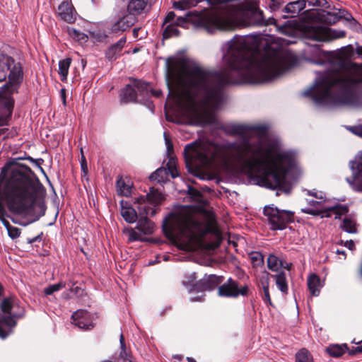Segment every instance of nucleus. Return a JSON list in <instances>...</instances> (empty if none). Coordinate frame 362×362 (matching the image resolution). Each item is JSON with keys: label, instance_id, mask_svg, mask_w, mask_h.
Listing matches in <instances>:
<instances>
[{"label": "nucleus", "instance_id": "obj_44", "mask_svg": "<svg viewBox=\"0 0 362 362\" xmlns=\"http://www.w3.org/2000/svg\"><path fill=\"white\" fill-rule=\"evenodd\" d=\"M68 31L69 35L77 40H83L86 37V35L84 33H81L74 28H69Z\"/></svg>", "mask_w": 362, "mask_h": 362}, {"label": "nucleus", "instance_id": "obj_52", "mask_svg": "<svg viewBox=\"0 0 362 362\" xmlns=\"http://www.w3.org/2000/svg\"><path fill=\"white\" fill-rule=\"evenodd\" d=\"M151 89V87L149 86V89H148V95H144V97H148L151 95H154L157 98H159L161 94H162V92L160 90H150Z\"/></svg>", "mask_w": 362, "mask_h": 362}, {"label": "nucleus", "instance_id": "obj_43", "mask_svg": "<svg viewBox=\"0 0 362 362\" xmlns=\"http://www.w3.org/2000/svg\"><path fill=\"white\" fill-rule=\"evenodd\" d=\"M8 230V235L12 238L15 239L20 236L21 231L20 230L14 226H12L10 223H8V226H5Z\"/></svg>", "mask_w": 362, "mask_h": 362}, {"label": "nucleus", "instance_id": "obj_22", "mask_svg": "<svg viewBox=\"0 0 362 362\" xmlns=\"http://www.w3.org/2000/svg\"><path fill=\"white\" fill-rule=\"evenodd\" d=\"M58 15L60 18L69 23H74L76 15L73 6L67 1H63L58 7Z\"/></svg>", "mask_w": 362, "mask_h": 362}, {"label": "nucleus", "instance_id": "obj_54", "mask_svg": "<svg viewBox=\"0 0 362 362\" xmlns=\"http://www.w3.org/2000/svg\"><path fill=\"white\" fill-rule=\"evenodd\" d=\"M37 206L40 208V209L41 211L40 216H44L45 213V206L44 203L40 202V201L37 202Z\"/></svg>", "mask_w": 362, "mask_h": 362}, {"label": "nucleus", "instance_id": "obj_47", "mask_svg": "<svg viewBox=\"0 0 362 362\" xmlns=\"http://www.w3.org/2000/svg\"><path fill=\"white\" fill-rule=\"evenodd\" d=\"M347 129H349L354 134L357 135L362 138V126H353V127H347Z\"/></svg>", "mask_w": 362, "mask_h": 362}, {"label": "nucleus", "instance_id": "obj_26", "mask_svg": "<svg viewBox=\"0 0 362 362\" xmlns=\"http://www.w3.org/2000/svg\"><path fill=\"white\" fill-rule=\"evenodd\" d=\"M308 286L312 296H317L322 287L320 277L315 274H310L308 277Z\"/></svg>", "mask_w": 362, "mask_h": 362}, {"label": "nucleus", "instance_id": "obj_38", "mask_svg": "<svg viewBox=\"0 0 362 362\" xmlns=\"http://www.w3.org/2000/svg\"><path fill=\"white\" fill-rule=\"evenodd\" d=\"M296 362H313V361L308 351L303 349L296 354Z\"/></svg>", "mask_w": 362, "mask_h": 362}, {"label": "nucleus", "instance_id": "obj_48", "mask_svg": "<svg viewBox=\"0 0 362 362\" xmlns=\"http://www.w3.org/2000/svg\"><path fill=\"white\" fill-rule=\"evenodd\" d=\"M175 20V14L174 13V12H173V11L169 12L165 18L163 26L164 27L166 24H169L170 23H174Z\"/></svg>", "mask_w": 362, "mask_h": 362}, {"label": "nucleus", "instance_id": "obj_16", "mask_svg": "<svg viewBox=\"0 0 362 362\" xmlns=\"http://www.w3.org/2000/svg\"><path fill=\"white\" fill-rule=\"evenodd\" d=\"M169 174H170L173 178L179 175L176 167V161L173 157L169 158L167 163V168H160L157 169L149 176V179L158 183L165 182L168 180Z\"/></svg>", "mask_w": 362, "mask_h": 362}, {"label": "nucleus", "instance_id": "obj_14", "mask_svg": "<svg viewBox=\"0 0 362 362\" xmlns=\"http://www.w3.org/2000/svg\"><path fill=\"white\" fill-rule=\"evenodd\" d=\"M134 23L135 17L122 12L112 20L108 29L110 33L119 35L132 27Z\"/></svg>", "mask_w": 362, "mask_h": 362}, {"label": "nucleus", "instance_id": "obj_15", "mask_svg": "<svg viewBox=\"0 0 362 362\" xmlns=\"http://www.w3.org/2000/svg\"><path fill=\"white\" fill-rule=\"evenodd\" d=\"M247 293L248 287L247 286L239 287L238 283L231 278H229L218 289V296L228 298H236L240 295L245 296Z\"/></svg>", "mask_w": 362, "mask_h": 362}, {"label": "nucleus", "instance_id": "obj_25", "mask_svg": "<svg viewBox=\"0 0 362 362\" xmlns=\"http://www.w3.org/2000/svg\"><path fill=\"white\" fill-rule=\"evenodd\" d=\"M269 273L265 272L264 274L261 276L259 281V287L260 289L262 290V298L264 303L272 305V300L269 295Z\"/></svg>", "mask_w": 362, "mask_h": 362}, {"label": "nucleus", "instance_id": "obj_40", "mask_svg": "<svg viewBox=\"0 0 362 362\" xmlns=\"http://www.w3.org/2000/svg\"><path fill=\"white\" fill-rule=\"evenodd\" d=\"M292 21H287L284 25H277V28H278V30L283 33V34H285V35H291L292 33L293 32L292 28H291V25H292Z\"/></svg>", "mask_w": 362, "mask_h": 362}, {"label": "nucleus", "instance_id": "obj_21", "mask_svg": "<svg viewBox=\"0 0 362 362\" xmlns=\"http://www.w3.org/2000/svg\"><path fill=\"white\" fill-rule=\"evenodd\" d=\"M305 0H297L286 4L284 8V11L287 15H284V18H293L297 16L299 13L305 8Z\"/></svg>", "mask_w": 362, "mask_h": 362}, {"label": "nucleus", "instance_id": "obj_58", "mask_svg": "<svg viewBox=\"0 0 362 362\" xmlns=\"http://www.w3.org/2000/svg\"><path fill=\"white\" fill-rule=\"evenodd\" d=\"M188 191L189 193L192 195L197 196L199 194V192L194 188L189 187Z\"/></svg>", "mask_w": 362, "mask_h": 362}, {"label": "nucleus", "instance_id": "obj_56", "mask_svg": "<svg viewBox=\"0 0 362 362\" xmlns=\"http://www.w3.org/2000/svg\"><path fill=\"white\" fill-rule=\"evenodd\" d=\"M202 298H203L202 293L201 295H197L194 297L192 296V297H190V301H192V302L201 301L202 300Z\"/></svg>", "mask_w": 362, "mask_h": 362}, {"label": "nucleus", "instance_id": "obj_10", "mask_svg": "<svg viewBox=\"0 0 362 362\" xmlns=\"http://www.w3.org/2000/svg\"><path fill=\"white\" fill-rule=\"evenodd\" d=\"M304 35L307 38L314 41L326 42L344 37L345 32L344 30H332L320 24H313L305 28Z\"/></svg>", "mask_w": 362, "mask_h": 362}, {"label": "nucleus", "instance_id": "obj_17", "mask_svg": "<svg viewBox=\"0 0 362 362\" xmlns=\"http://www.w3.org/2000/svg\"><path fill=\"white\" fill-rule=\"evenodd\" d=\"M349 164L352 175L346 177V180L354 191L362 192V153L360 154L357 163L350 161Z\"/></svg>", "mask_w": 362, "mask_h": 362}, {"label": "nucleus", "instance_id": "obj_11", "mask_svg": "<svg viewBox=\"0 0 362 362\" xmlns=\"http://www.w3.org/2000/svg\"><path fill=\"white\" fill-rule=\"evenodd\" d=\"M8 76L9 82L12 84L18 83L22 79V69L19 63L4 52H0V82L6 79Z\"/></svg>", "mask_w": 362, "mask_h": 362}, {"label": "nucleus", "instance_id": "obj_64", "mask_svg": "<svg viewBox=\"0 0 362 362\" xmlns=\"http://www.w3.org/2000/svg\"><path fill=\"white\" fill-rule=\"evenodd\" d=\"M8 84H5L4 86H3L1 87V89H2V90L7 89V88H8Z\"/></svg>", "mask_w": 362, "mask_h": 362}, {"label": "nucleus", "instance_id": "obj_59", "mask_svg": "<svg viewBox=\"0 0 362 362\" xmlns=\"http://www.w3.org/2000/svg\"><path fill=\"white\" fill-rule=\"evenodd\" d=\"M86 168V158L83 156L81 158V168L83 171H85V168Z\"/></svg>", "mask_w": 362, "mask_h": 362}, {"label": "nucleus", "instance_id": "obj_13", "mask_svg": "<svg viewBox=\"0 0 362 362\" xmlns=\"http://www.w3.org/2000/svg\"><path fill=\"white\" fill-rule=\"evenodd\" d=\"M148 83L134 79L132 85L128 84L121 90V101L125 103L137 101L143 103L142 100L137 98V92L139 95H148Z\"/></svg>", "mask_w": 362, "mask_h": 362}, {"label": "nucleus", "instance_id": "obj_49", "mask_svg": "<svg viewBox=\"0 0 362 362\" xmlns=\"http://www.w3.org/2000/svg\"><path fill=\"white\" fill-rule=\"evenodd\" d=\"M70 291L76 296H81L83 293V290L81 287L74 285L70 288Z\"/></svg>", "mask_w": 362, "mask_h": 362}, {"label": "nucleus", "instance_id": "obj_41", "mask_svg": "<svg viewBox=\"0 0 362 362\" xmlns=\"http://www.w3.org/2000/svg\"><path fill=\"white\" fill-rule=\"evenodd\" d=\"M304 191L306 192V194L308 196H312L318 200H325V193L322 191H318L315 189H305Z\"/></svg>", "mask_w": 362, "mask_h": 362}, {"label": "nucleus", "instance_id": "obj_9", "mask_svg": "<svg viewBox=\"0 0 362 362\" xmlns=\"http://www.w3.org/2000/svg\"><path fill=\"white\" fill-rule=\"evenodd\" d=\"M264 214L267 217L271 229L283 230L287 224L293 221V212L286 210H280L272 206H267L264 208Z\"/></svg>", "mask_w": 362, "mask_h": 362}, {"label": "nucleus", "instance_id": "obj_39", "mask_svg": "<svg viewBox=\"0 0 362 362\" xmlns=\"http://www.w3.org/2000/svg\"><path fill=\"white\" fill-rule=\"evenodd\" d=\"M64 287H65V283L59 282L58 284L49 285L45 288L44 292L46 295H52L54 292L59 291Z\"/></svg>", "mask_w": 362, "mask_h": 362}, {"label": "nucleus", "instance_id": "obj_37", "mask_svg": "<svg viewBox=\"0 0 362 362\" xmlns=\"http://www.w3.org/2000/svg\"><path fill=\"white\" fill-rule=\"evenodd\" d=\"M127 233L129 235V241L133 242V241H142L144 240V236L145 234H144L141 230H138L136 228H130L127 229Z\"/></svg>", "mask_w": 362, "mask_h": 362}, {"label": "nucleus", "instance_id": "obj_46", "mask_svg": "<svg viewBox=\"0 0 362 362\" xmlns=\"http://www.w3.org/2000/svg\"><path fill=\"white\" fill-rule=\"evenodd\" d=\"M163 136H164V139H165V143L166 145L167 153H168V154L170 155L173 151V143L171 142L170 139H169L167 132H165L163 134Z\"/></svg>", "mask_w": 362, "mask_h": 362}, {"label": "nucleus", "instance_id": "obj_42", "mask_svg": "<svg viewBox=\"0 0 362 362\" xmlns=\"http://www.w3.org/2000/svg\"><path fill=\"white\" fill-rule=\"evenodd\" d=\"M344 18L349 23L350 26L355 30L359 31L361 30V25L352 17V16L346 13V16H344Z\"/></svg>", "mask_w": 362, "mask_h": 362}, {"label": "nucleus", "instance_id": "obj_30", "mask_svg": "<svg viewBox=\"0 0 362 362\" xmlns=\"http://www.w3.org/2000/svg\"><path fill=\"white\" fill-rule=\"evenodd\" d=\"M117 189L118 193L122 196L129 197L132 194V184L122 177L117 181Z\"/></svg>", "mask_w": 362, "mask_h": 362}, {"label": "nucleus", "instance_id": "obj_53", "mask_svg": "<svg viewBox=\"0 0 362 362\" xmlns=\"http://www.w3.org/2000/svg\"><path fill=\"white\" fill-rule=\"evenodd\" d=\"M344 245L348 247L350 250H354L355 249V244L352 240L345 241Z\"/></svg>", "mask_w": 362, "mask_h": 362}, {"label": "nucleus", "instance_id": "obj_31", "mask_svg": "<svg viewBox=\"0 0 362 362\" xmlns=\"http://www.w3.org/2000/svg\"><path fill=\"white\" fill-rule=\"evenodd\" d=\"M71 63V58H66L59 62V74L62 81H66L69 74V69Z\"/></svg>", "mask_w": 362, "mask_h": 362}, {"label": "nucleus", "instance_id": "obj_33", "mask_svg": "<svg viewBox=\"0 0 362 362\" xmlns=\"http://www.w3.org/2000/svg\"><path fill=\"white\" fill-rule=\"evenodd\" d=\"M163 38H165V39L179 35L180 32L177 29V27L173 23L166 24L164 27L163 26Z\"/></svg>", "mask_w": 362, "mask_h": 362}, {"label": "nucleus", "instance_id": "obj_62", "mask_svg": "<svg viewBox=\"0 0 362 362\" xmlns=\"http://www.w3.org/2000/svg\"><path fill=\"white\" fill-rule=\"evenodd\" d=\"M356 352L362 353V345L356 347Z\"/></svg>", "mask_w": 362, "mask_h": 362}, {"label": "nucleus", "instance_id": "obj_5", "mask_svg": "<svg viewBox=\"0 0 362 362\" xmlns=\"http://www.w3.org/2000/svg\"><path fill=\"white\" fill-rule=\"evenodd\" d=\"M43 186L39 180L28 172L13 169L4 183L3 192L10 210L17 214H26L42 195Z\"/></svg>", "mask_w": 362, "mask_h": 362}, {"label": "nucleus", "instance_id": "obj_28", "mask_svg": "<svg viewBox=\"0 0 362 362\" xmlns=\"http://www.w3.org/2000/svg\"><path fill=\"white\" fill-rule=\"evenodd\" d=\"M275 279L277 288L281 291L283 294L288 293V284L286 281V275L284 272H281L275 275H272Z\"/></svg>", "mask_w": 362, "mask_h": 362}, {"label": "nucleus", "instance_id": "obj_8", "mask_svg": "<svg viewBox=\"0 0 362 362\" xmlns=\"http://www.w3.org/2000/svg\"><path fill=\"white\" fill-rule=\"evenodd\" d=\"M310 207L302 208L301 211L304 214L313 216H320L322 218L330 217L332 214L335 218H340L341 216L348 212V208L346 206L334 205L327 206L325 200H308Z\"/></svg>", "mask_w": 362, "mask_h": 362}, {"label": "nucleus", "instance_id": "obj_27", "mask_svg": "<svg viewBox=\"0 0 362 362\" xmlns=\"http://www.w3.org/2000/svg\"><path fill=\"white\" fill-rule=\"evenodd\" d=\"M127 41V38L125 37H121L119 41L112 45L107 51L106 57L110 59L113 60L117 58V55L122 51Z\"/></svg>", "mask_w": 362, "mask_h": 362}, {"label": "nucleus", "instance_id": "obj_57", "mask_svg": "<svg viewBox=\"0 0 362 362\" xmlns=\"http://www.w3.org/2000/svg\"><path fill=\"white\" fill-rule=\"evenodd\" d=\"M61 98L63 102V104L66 105V90L65 89L62 88L60 92Z\"/></svg>", "mask_w": 362, "mask_h": 362}, {"label": "nucleus", "instance_id": "obj_24", "mask_svg": "<svg viewBox=\"0 0 362 362\" xmlns=\"http://www.w3.org/2000/svg\"><path fill=\"white\" fill-rule=\"evenodd\" d=\"M223 281V277L211 274L206 279H202L199 284L194 286V289L201 288L202 290H211L214 286L221 284Z\"/></svg>", "mask_w": 362, "mask_h": 362}, {"label": "nucleus", "instance_id": "obj_45", "mask_svg": "<svg viewBox=\"0 0 362 362\" xmlns=\"http://www.w3.org/2000/svg\"><path fill=\"white\" fill-rule=\"evenodd\" d=\"M7 212L6 209L4 207V206L0 203V220L1 221L2 223L4 226H8V221L6 219L7 217Z\"/></svg>", "mask_w": 362, "mask_h": 362}, {"label": "nucleus", "instance_id": "obj_12", "mask_svg": "<svg viewBox=\"0 0 362 362\" xmlns=\"http://www.w3.org/2000/svg\"><path fill=\"white\" fill-rule=\"evenodd\" d=\"M13 305V300L5 298L3 300L1 308L4 316L0 317V338L5 339L11 332L13 327L16 325L14 320L16 315L11 314V310Z\"/></svg>", "mask_w": 362, "mask_h": 362}, {"label": "nucleus", "instance_id": "obj_50", "mask_svg": "<svg viewBox=\"0 0 362 362\" xmlns=\"http://www.w3.org/2000/svg\"><path fill=\"white\" fill-rule=\"evenodd\" d=\"M270 2L268 4V6L272 10H276L279 8V6L283 2V0H269Z\"/></svg>", "mask_w": 362, "mask_h": 362}, {"label": "nucleus", "instance_id": "obj_36", "mask_svg": "<svg viewBox=\"0 0 362 362\" xmlns=\"http://www.w3.org/2000/svg\"><path fill=\"white\" fill-rule=\"evenodd\" d=\"M250 258L254 267H261L264 264V256L259 252H252L250 254Z\"/></svg>", "mask_w": 362, "mask_h": 362}, {"label": "nucleus", "instance_id": "obj_1", "mask_svg": "<svg viewBox=\"0 0 362 362\" xmlns=\"http://www.w3.org/2000/svg\"><path fill=\"white\" fill-rule=\"evenodd\" d=\"M223 52L225 68L218 71L185 59L166 60L168 100H173L180 115L194 124L212 122V112L223 104L225 85L269 81L296 63L287 51L270 45L261 51L253 36L233 37L223 45Z\"/></svg>", "mask_w": 362, "mask_h": 362}, {"label": "nucleus", "instance_id": "obj_29", "mask_svg": "<svg viewBox=\"0 0 362 362\" xmlns=\"http://www.w3.org/2000/svg\"><path fill=\"white\" fill-rule=\"evenodd\" d=\"M119 344L120 352L118 357V362H128L129 360H132V353L127 349L124 337L122 334H120Z\"/></svg>", "mask_w": 362, "mask_h": 362}, {"label": "nucleus", "instance_id": "obj_55", "mask_svg": "<svg viewBox=\"0 0 362 362\" xmlns=\"http://www.w3.org/2000/svg\"><path fill=\"white\" fill-rule=\"evenodd\" d=\"M146 107L151 111L153 112L154 110V105L151 101H150L148 99H146L145 102H144Z\"/></svg>", "mask_w": 362, "mask_h": 362}, {"label": "nucleus", "instance_id": "obj_19", "mask_svg": "<svg viewBox=\"0 0 362 362\" xmlns=\"http://www.w3.org/2000/svg\"><path fill=\"white\" fill-rule=\"evenodd\" d=\"M13 107V101L8 98H0V127L7 125ZM8 129H0V136Z\"/></svg>", "mask_w": 362, "mask_h": 362}, {"label": "nucleus", "instance_id": "obj_6", "mask_svg": "<svg viewBox=\"0 0 362 362\" xmlns=\"http://www.w3.org/2000/svg\"><path fill=\"white\" fill-rule=\"evenodd\" d=\"M170 234L187 243H198L213 231V223L205 221L189 206L180 208L165 222Z\"/></svg>", "mask_w": 362, "mask_h": 362}, {"label": "nucleus", "instance_id": "obj_4", "mask_svg": "<svg viewBox=\"0 0 362 362\" xmlns=\"http://www.w3.org/2000/svg\"><path fill=\"white\" fill-rule=\"evenodd\" d=\"M223 8L225 11L223 14L203 19L202 25L208 33L232 30L237 25H276V21L273 17L265 18L263 11L254 1H246L241 5L230 4L224 6Z\"/></svg>", "mask_w": 362, "mask_h": 362}, {"label": "nucleus", "instance_id": "obj_32", "mask_svg": "<svg viewBox=\"0 0 362 362\" xmlns=\"http://www.w3.org/2000/svg\"><path fill=\"white\" fill-rule=\"evenodd\" d=\"M267 267L273 272H278L284 266L281 260L276 255L271 254L267 258Z\"/></svg>", "mask_w": 362, "mask_h": 362}, {"label": "nucleus", "instance_id": "obj_20", "mask_svg": "<svg viewBox=\"0 0 362 362\" xmlns=\"http://www.w3.org/2000/svg\"><path fill=\"white\" fill-rule=\"evenodd\" d=\"M134 204V206H132L127 202L121 201V215L126 222L129 223H134L136 219L139 218V210L136 208V204Z\"/></svg>", "mask_w": 362, "mask_h": 362}, {"label": "nucleus", "instance_id": "obj_61", "mask_svg": "<svg viewBox=\"0 0 362 362\" xmlns=\"http://www.w3.org/2000/svg\"><path fill=\"white\" fill-rule=\"evenodd\" d=\"M41 240L40 236L38 235V236H36V237L32 238L31 240H30L29 243H35V242H36L37 240Z\"/></svg>", "mask_w": 362, "mask_h": 362}, {"label": "nucleus", "instance_id": "obj_18", "mask_svg": "<svg viewBox=\"0 0 362 362\" xmlns=\"http://www.w3.org/2000/svg\"><path fill=\"white\" fill-rule=\"evenodd\" d=\"M72 323L81 329L88 330L94 327L95 316L84 310H78L72 314Z\"/></svg>", "mask_w": 362, "mask_h": 362}, {"label": "nucleus", "instance_id": "obj_2", "mask_svg": "<svg viewBox=\"0 0 362 362\" xmlns=\"http://www.w3.org/2000/svg\"><path fill=\"white\" fill-rule=\"evenodd\" d=\"M223 129L233 141L199 140L184 148L186 166L235 175L252 177L255 184L276 194H288L300 175L296 151L268 136L264 125L229 124Z\"/></svg>", "mask_w": 362, "mask_h": 362}, {"label": "nucleus", "instance_id": "obj_7", "mask_svg": "<svg viewBox=\"0 0 362 362\" xmlns=\"http://www.w3.org/2000/svg\"><path fill=\"white\" fill-rule=\"evenodd\" d=\"M160 202V193L152 189L146 195L134 198V204L139 210V220L136 229L141 230L144 234H151L153 232L154 224L148 218V216L156 214V208Z\"/></svg>", "mask_w": 362, "mask_h": 362}, {"label": "nucleus", "instance_id": "obj_35", "mask_svg": "<svg viewBox=\"0 0 362 362\" xmlns=\"http://www.w3.org/2000/svg\"><path fill=\"white\" fill-rule=\"evenodd\" d=\"M341 228L349 233H356L357 232L355 222L349 218H344Z\"/></svg>", "mask_w": 362, "mask_h": 362}, {"label": "nucleus", "instance_id": "obj_34", "mask_svg": "<svg viewBox=\"0 0 362 362\" xmlns=\"http://www.w3.org/2000/svg\"><path fill=\"white\" fill-rule=\"evenodd\" d=\"M346 345L333 344L327 347V353L332 356L339 357L345 353Z\"/></svg>", "mask_w": 362, "mask_h": 362}, {"label": "nucleus", "instance_id": "obj_60", "mask_svg": "<svg viewBox=\"0 0 362 362\" xmlns=\"http://www.w3.org/2000/svg\"><path fill=\"white\" fill-rule=\"evenodd\" d=\"M356 52L358 56L362 57V46H357L356 48Z\"/></svg>", "mask_w": 362, "mask_h": 362}, {"label": "nucleus", "instance_id": "obj_3", "mask_svg": "<svg viewBox=\"0 0 362 362\" xmlns=\"http://www.w3.org/2000/svg\"><path fill=\"white\" fill-rule=\"evenodd\" d=\"M307 61L325 66L324 71H316L314 84L302 93L310 97L317 106L362 105V64L353 62V51L343 49L337 52L322 50L318 45L306 51Z\"/></svg>", "mask_w": 362, "mask_h": 362}, {"label": "nucleus", "instance_id": "obj_63", "mask_svg": "<svg viewBox=\"0 0 362 362\" xmlns=\"http://www.w3.org/2000/svg\"><path fill=\"white\" fill-rule=\"evenodd\" d=\"M188 362H197L194 358H187Z\"/></svg>", "mask_w": 362, "mask_h": 362}, {"label": "nucleus", "instance_id": "obj_51", "mask_svg": "<svg viewBox=\"0 0 362 362\" xmlns=\"http://www.w3.org/2000/svg\"><path fill=\"white\" fill-rule=\"evenodd\" d=\"M187 23V21H186V19L183 17H177L175 21H174V24L176 25V26H181V27H184L185 24Z\"/></svg>", "mask_w": 362, "mask_h": 362}, {"label": "nucleus", "instance_id": "obj_23", "mask_svg": "<svg viewBox=\"0 0 362 362\" xmlns=\"http://www.w3.org/2000/svg\"><path fill=\"white\" fill-rule=\"evenodd\" d=\"M150 4V0H130L127 5L129 14L134 16L144 11Z\"/></svg>", "mask_w": 362, "mask_h": 362}]
</instances>
